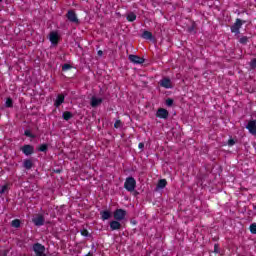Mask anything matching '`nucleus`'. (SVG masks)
I'll return each instance as SVG.
<instances>
[{
  "label": "nucleus",
  "instance_id": "dca6fc26",
  "mask_svg": "<svg viewBox=\"0 0 256 256\" xmlns=\"http://www.w3.org/2000/svg\"><path fill=\"white\" fill-rule=\"evenodd\" d=\"M102 221H107L108 219H111V212L109 210H104L100 212Z\"/></svg>",
  "mask_w": 256,
  "mask_h": 256
},
{
  "label": "nucleus",
  "instance_id": "9d476101",
  "mask_svg": "<svg viewBox=\"0 0 256 256\" xmlns=\"http://www.w3.org/2000/svg\"><path fill=\"white\" fill-rule=\"evenodd\" d=\"M160 86L164 87V89H173V84H171V79L168 77L163 78L160 80Z\"/></svg>",
  "mask_w": 256,
  "mask_h": 256
},
{
  "label": "nucleus",
  "instance_id": "ea45409f",
  "mask_svg": "<svg viewBox=\"0 0 256 256\" xmlns=\"http://www.w3.org/2000/svg\"><path fill=\"white\" fill-rule=\"evenodd\" d=\"M54 173H61V170L60 169H56V170H54Z\"/></svg>",
  "mask_w": 256,
  "mask_h": 256
},
{
  "label": "nucleus",
  "instance_id": "72a5a7b5",
  "mask_svg": "<svg viewBox=\"0 0 256 256\" xmlns=\"http://www.w3.org/2000/svg\"><path fill=\"white\" fill-rule=\"evenodd\" d=\"M228 145L229 147H233V145H235V140L233 139L228 140Z\"/></svg>",
  "mask_w": 256,
  "mask_h": 256
},
{
  "label": "nucleus",
  "instance_id": "aec40b11",
  "mask_svg": "<svg viewBox=\"0 0 256 256\" xmlns=\"http://www.w3.org/2000/svg\"><path fill=\"white\" fill-rule=\"evenodd\" d=\"M165 187H167V180L166 179L159 180V182L157 184V188L158 189H165Z\"/></svg>",
  "mask_w": 256,
  "mask_h": 256
},
{
  "label": "nucleus",
  "instance_id": "f704fd0d",
  "mask_svg": "<svg viewBox=\"0 0 256 256\" xmlns=\"http://www.w3.org/2000/svg\"><path fill=\"white\" fill-rule=\"evenodd\" d=\"M214 253H219V244L214 245Z\"/></svg>",
  "mask_w": 256,
  "mask_h": 256
},
{
  "label": "nucleus",
  "instance_id": "4468645a",
  "mask_svg": "<svg viewBox=\"0 0 256 256\" xmlns=\"http://www.w3.org/2000/svg\"><path fill=\"white\" fill-rule=\"evenodd\" d=\"M102 103H103L102 98H97V97L93 96L91 98L90 105H91V107H99V105H101Z\"/></svg>",
  "mask_w": 256,
  "mask_h": 256
},
{
  "label": "nucleus",
  "instance_id": "4c0bfd02",
  "mask_svg": "<svg viewBox=\"0 0 256 256\" xmlns=\"http://www.w3.org/2000/svg\"><path fill=\"white\" fill-rule=\"evenodd\" d=\"M97 251V249H94V251H90L88 254H86L85 256H93V254Z\"/></svg>",
  "mask_w": 256,
  "mask_h": 256
},
{
  "label": "nucleus",
  "instance_id": "412c9836",
  "mask_svg": "<svg viewBox=\"0 0 256 256\" xmlns=\"http://www.w3.org/2000/svg\"><path fill=\"white\" fill-rule=\"evenodd\" d=\"M48 149H49V144H41L38 148V151L40 153H47Z\"/></svg>",
  "mask_w": 256,
  "mask_h": 256
},
{
  "label": "nucleus",
  "instance_id": "f03ea898",
  "mask_svg": "<svg viewBox=\"0 0 256 256\" xmlns=\"http://www.w3.org/2000/svg\"><path fill=\"white\" fill-rule=\"evenodd\" d=\"M113 217L116 221H123L127 217V211L121 208L116 209L113 212Z\"/></svg>",
  "mask_w": 256,
  "mask_h": 256
},
{
  "label": "nucleus",
  "instance_id": "e433bc0d",
  "mask_svg": "<svg viewBox=\"0 0 256 256\" xmlns=\"http://www.w3.org/2000/svg\"><path fill=\"white\" fill-rule=\"evenodd\" d=\"M138 147H139V149L143 150V149H145V144L143 142H140L138 144Z\"/></svg>",
  "mask_w": 256,
  "mask_h": 256
},
{
  "label": "nucleus",
  "instance_id": "79ce46f5",
  "mask_svg": "<svg viewBox=\"0 0 256 256\" xmlns=\"http://www.w3.org/2000/svg\"><path fill=\"white\" fill-rule=\"evenodd\" d=\"M1 1H3V0H0V3H1Z\"/></svg>",
  "mask_w": 256,
  "mask_h": 256
},
{
  "label": "nucleus",
  "instance_id": "a19ab883",
  "mask_svg": "<svg viewBox=\"0 0 256 256\" xmlns=\"http://www.w3.org/2000/svg\"><path fill=\"white\" fill-rule=\"evenodd\" d=\"M92 249H95V245H92Z\"/></svg>",
  "mask_w": 256,
  "mask_h": 256
},
{
  "label": "nucleus",
  "instance_id": "9b49d317",
  "mask_svg": "<svg viewBox=\"0 0 256 256\" xmlns=\"http://www.w3.org/2000/svg\"><path fill=\"white\" fill-rule=\"evenodd\" d=\"M246 129H248L249 133L252 135H256V120H250L246 126Z\"/></svg>",
  "mask_w": 256,
  "mask_h": 256
},
{
  "label": "nucleus",
  "instance_id": "2eb2a0df",
  "mask_svg": "<svg viewBox=\"0 0 256 256\" xmlns=\"http://www.w3.org/2000/svg\"><path fill=\"white\" fill-rule=\"evenodd\" d=\"M50 42L52 45H57V43H59V34H57V32L50 33Z\"/></svg>",
  "mask_w": 256,
  "mask_h": 256
},
{
  "label": "nucleus",
  "instance_id": "bb28decb",
  "mask_svg": "<svg viewBox=\"0 0 256 256\" xmlns=\"http://www.w3.org/2000/svg\"><path fill=\"white\" fill-rule=\"evenodd\" d=\"M250 233L256 235V223L250 225Z\"/></svg>",
  "mask_w": 256,
  "mask_h": 256
},
{
  "label": "nucleus",
  "instance_id": "0eeeda50",
  "mask_svg": "<svg viewBox=\"0 0 256 256\" xmlns=\"http://www.w3.org/2000/svg\"><path fill=\"white\" fill-rule=\"evenodd\" d=\"M32 223H34L36 227H43V225H45V216L41 214L37 215L32 219Z\"/></svg>",
  "mask_w": 256,
  "mask_h": 256
},
{
  "label": "nucleus",
  "instance_id": "b1692460",
  "mask_svg": "<svg viewBox=\"0 0 256 256\" xmlns=\"http://www.w3.org/2000/svg\"><path fill=\"white\" fill-rule=\"evenodd\" d=\"M80 233L83 237H91V233H89V231L85 228L81 229Z\"/></svg>",
  "mask_w": 256,
  "mask_h": 256
},
{
  "label": "nucleus",
  "instance_id": "5701e85b",
  "mask_svg": "<svg viewBox=\"0 0 256 256\" xmlns=\"http://www.w3.org/2000/svg\"><path fill=\"white\" fill-rule=\"evenodd\" d=\"M12 227H15L16 229H19L21 227V220L15 219L11 222Z\"/></svg>",
  "mask_w": 256,
  "mask_h": 256
},
{
  "label": "nucleus",
  "instance_id": "c9c22d12",
  "mask_svg": "<svg viewBox=\"0 0 256 256\" xmlns=\"http://www.w3.org/2000/svg\"><path fill=\"white\" fill-rule=\"evenodd\" d=\"M195 31V26L188 27V33H193Z\"/></svg>",
  "mask_w": 256,
  "mask_h": 256
},
{
  "label": "nucleus",
  "instance_id": "6e6552de",
  "mask_svg": "<svg viewBox=\"0 0 256 256\" xmlns=\"http://www.w3.org/2000/svg\"><path fill=\"white\" fill-rule=\"evenodd\" d=\"M128 59L131 63H134V65H143V63H145V59L133 54H130Z\"/></svg>",
  "mask_w": 256,
  "mask_h": 256
},
{
  "label": "nucleus",
  "instance_id": "20e7f679",
  "mask_svg": "<svg viewBox=\"0 0 256 256\" xmlns=\"http://www.w3.org/2000/svg\"><path fill=\"white\" fill-rule=\"evenodd\" d=\"M243 23L245 21H242L241 19H236V22L231 26V33H235L236 35H239L241 27H243Z\"/></svg>",
  "mask_w": 256,
  "mask_h": 256
},
{
  "label": "nucleus",
  "instance_id": "4be33fe9",
  "mask_svg": "<svg viewBox=\"0 0 256 256\" xmlns=\"http://www.w3.org/2000/svg\"><path fill=\"white\" fill-rule=\"evenodd\" d=\"M127 21H130V23H133V21H135L137 19V15L133 12H130L127 17H126Z\"/></svg>",
  "mask_w": 256,
  "mask_h": 256
},
{
  "label": "nucleus",
  "instance_id": "f3484780",
  "mask_svg": "<svg viewBox=\"0 0 256 256\" xmlns=\"http://www.w3.org/2000/svg\"><path fill=\"white\" fill-rule=\"evenodd\" d=\"M142 39H147L148 41H153V33H151L150 31L145 30L142 35H141Z\"/></svg>",
  "mask_w": 256,
  "mask_h": 256
},
{
  "label": "nucleus",
  "instance_id": "58836bf2",
  "mask_svg": "<svg viewBox=\"0 0 256 256\" xmlns=\"http://www.w3.org/2000/svg\"><path fill=\"white\" fill-rule=\"evenodd\" d=\"M98 55H99V57H103V50H99Z\"/></svg>",
  "mask_w": 256,
  "mask_h": 256
},
{
  "label": "nucleus",
  "instance_id": "1a4fd4ad",
  "mask_svg": "<svg viewBox=\"0 0 256 256\" xmlns=\"http://www.w3.org/2000/svg\"><path fill=\"white\" fill-rule=\"evenodd\" d=\"M156 117L159 119H168L169 118V111L165 108H159L156 112Z\"/></svg>",
  "mask_w": 256,
  "mask_h": 256
},
{
  "label": "nucleus",
  "instance_id": "7c9ffc66",
  "mask_svg": "<svg viewBox=\"0 0 256 256\" xmlns=\"http://www.w3.org/2000/svg\"><path fill=\"white\" fill-rule=\"evenodd\" d=\"M250 67H251V69H256V58H254L250 61Z\"/></svg>",
  "mask_w": 256,
  "mask_h": 256
},
{
  "label": "nucleus",
  "instance_id": "473e14b6",
  "mask_svg": "<svg viewBox=\"0 0 256 256\" xmlns=\"http://www.w3.org/2000/svg\"><path fill=\"white\" fill-rule=\"evenodd\" d=\"M24 135H25L26 137H31V138L35 137V136H33V134L31 133V131H29V130H25Z\"/></svg>",
  "mask_w": 256,
  "mask_h": 256
},
{
  "label": "nucleus",
  "instance_id": "a878e982",
  "mask_svg": "<svg viewBox=\"0 0 256 256\" xmlns=\"http://www.w3.org/2000/svg\"><path fill=\"white\" fill-rule=\"evenodd\" d=\"M114 127L115 129H121V127H123V122H121V120H116Z\"/></svg>",
  "mask_w": 256,
  "mask_h": 256
},
{
  "label": "nucleus",
  "instance_id": "a211bd4d",
  "mask_svg": "<svg viewBox=\"0 0 256 256\" xmlns=\"http://www.w3.org/2000/svg\"><path fill=\"white\" fill-rule=\"evenodd\" d=\"M23 167L25 169H32L33 168V161H31V159H25L23 162Z\"/></svg>",
  "mask_w": 256,
  "mask_h": 256
},
{
  "label": "nucleus",
  "instance_id": "f8f14e48",
  "mask_svg": "<svg viewBox=\"0 0 256 256\" xmlns=\"http://www.w3.org/2000/svg\"><path fill=\"white\" fill-rule=\"evenodd\" d=\"M109 225L111 231H119V229H121V222H119V220H112Z\"/></svg>",
  "mask_w": 256,
  "mask_h": 256
},
{
  "label": "nucleus",
  "instance_id": "f257e3e1",
  "mask_svg": "<svg viewBox=\"0 0 256 256\" xmlns=\"http://www.w3.org/2000/svg\"><path fill=\"white\" fill-rule=\"evenodd\" d=\"M135 187H137V181L132 176L126 178V181L124 183V188L126 191H129L132 193V191H135Z\"/></svg>",
  "mask_w": 256,
  "mask_h": 256
},
{
  "label": "nucleus",
  "instance_id": "2f4dec72",
  "mask_svg": "<svg viewBox=\"0 0 256 256\" xmlns=\"http://www.w3.org/2000/svg\"><path fill=\"white\" fill-rule=\"evenodd\" d=\"M166 105H167V107H172L173 106V99H171V98L166 99Z\"/></svg>",
  "mask_w": 256,
  "mask_h": 256
},
{
  "label": "nucleus",
  "instance_id": "ddd939ff",
  "mask_svg": "<svg viewBox=\"0 0 256 256\" xmlns=\"http://www.w3.org/2000/svg\"><path fill=\"white\" fill-rule=\"evenodd\" d=\"M65 103V95L59 94L55 100L54 106L55 107H61Z\"/></svg>",
  "mask_w": 256,
  "mask_h": 256
},
{
  "label": "nucleus",
  "instance_id": "423d86ee",
  "mask_svg": "<svg viewBox=\"0 0 256 256\" xmlns=\"http://www.w3.org/2000/svg\"><path fill=\"white\" fill-rule=\"evenodd\" d=\"M66 18L70 23H75V25H79V18L77 17V13L74 10H68L66 14Z\"/></svg>",
  "mask_w": 256,
  "mask_h": 256
},
{
  "label": "nucleus",
  "instance_id": "cd10ccee",
  "mask_svg": "<svg viewBox=\"0 0 256 256\" xmlns=\"http://www.w3.org/2000/svg\"><path fill=\"white\" fill-rule=\"evenodd\" d=\"M5 105L6 107H13V99L7 98Z\"/></svg>",
  "mask_w": 256,
  "mask_h": 256
},
{
  "label": "nucleus",
  "instance_id": "c85d7f7f",
  "mask_svg": "<svg viewBox=\"0 0 256 256\" xmlns=\"http://www.w3.org/2000/svg\"><path fill=\"white\" fill-rule=\"evenodd\" d=\"M69 69H72L71 64H64L62 66V71H69Z\"/></svg>",
  "mask_w": 256,
  "mask_h": 256
},
{
  "label": "nucleus",
  "instance_id": "c756f323",
  "mask_svg": "<svg viewBox=\"0 0 256 256\" xmlns=\"http://www.w3.org/2000/svg\"><path fill=\"white\" fill-rule=\"evenodd\" d=\"M8 189H9V186H8V185H3V186L1 187V190H0L1 195H3V193H5L6 191H8Z\"/></svg>",
  "mask_w": 256,
  "mask_h": 256
},
{
  "label": "nucleus",
  "instance_id": "39448f33",
  "mask_svg": "<svg viewBox=\"0 0 256 256\" xmlns=\"http://www.w3.org/2000/svg\"><path fill=\"white\" fill-rule=\"evenodd\" d=\"M22 153L26 155V157H29V155H33L35 153V147L30 144H25L20 148Z\"/></svg>",
  "mask_w": 256,
  "mask_h": 256
},
{
  "label": "nucleus",
  "instance_id": "7ed1b4c3",
  "mask_svg": "<svg viewBox=\"0 0 256 256\" xmlns=\"http://www.w3.org/2000/svg\"><path fill=\"white\" fill-rule=\"evenodd\" d=\"M32 249L35 256H47V254H45V246H43L41 243H35Z\"/></svg>",
  "mask_w": 256,
  "mask_h": 256
},
{
  "label": "nucleus",
  "instance_id": "393cba45",
  "mask_svg": "<svg viewBox=\"0 0 256 256\" xmlns=\"http://www.w3.org/2000/svg\"><path fill=\"white\" fill-rule=\"evenodd\" d=\"M247 41H249V38L247 36H243L240 38L239 43H241V45H247Z\"/></svg>",
  "mask_w": 256,
  "mask_h": 256
},
{
  "label": "nucleus",
  "instance_id": "6ab92c4d",
  "mask_svg": "<svg viewBox=\"0 0 256 256\" xmlns=\"http://www.w3.org/2000/svg\"><path fill=\"white\" fill-rule=\"evenodd\" d=\"M62 118L64 119V121H69V120L73 119V113H71L69 111H65L62 114Z\"/></svg>",
  "mask_w": 256,
  "mask_h": 256
}]
</instances>
